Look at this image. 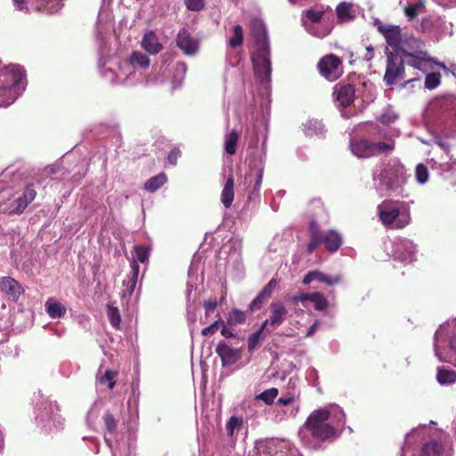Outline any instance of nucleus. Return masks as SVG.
<instances>
[{"mask_svg": "<svg viewBox=\"0 0 456 456\" xmlns=\"http://www.w3.org/2000/svg\"><path fill=\"white\" fill-rule=\"evenodd\" d=\"M381 223L394 229L404 228L410 223V215L404 202L385 200L378 206Z\"/></svg>", "mask_w": 456, "mask_h": 456, "instance_id": "7ed1b4c3", "label": "nucleus"}, {"mask_svg": "<svg viewBox=\"0 0 456 456\" xmlns=\"http://www.w3.org/2000/svg\"><path fill=\"white\" fill-rule=\"evenodd\" d=\"M239 133L236 130H232L225 137L224 150L227 154L234 155L237 150L239 142Z\"/></svg>", "mask_w": 456, "mask_h": 456, "instance_id": "c756f323", "label": "nucleus"}, {"mask_svg": "<svg viewBox=\"0 0 456 456\" xmlns=\"http://www.w3.org/2000/svg\"><path fill=\"white\" fill-rule=\"evenodd\" d=\"M295 385V381L290 379L288 384L287 391L277 401L278 404L287 406L294 402L296 397L299 395V392L296 390Z\"/></svg>", "mask_w": 456, "mask_h": 456, "instance_id": "393cba45", "label": "nucleus"}, {"mask_svg": "<svg viewBox=\"0 0 456 456\" xmlns=\"http://www.w3.org/2000/svg\"><path fill=\"white\" fill-rule=\"evenodd\" d=\"M141 46L150 54H157L162 49L163 45L159 43L157 34L152 31H147L141 41Z\"/></svg>", "mask_w": 456, "mask_h": 456, "instance_id": "a211bd4d", "label": "nucleus"}, {"mask_svg": "<svg viewBox=\"0 0 456 456\" xmlns=\"http://www.w3.org/2000/svg\"><path fill=\"white\" fill-rule=\"evenodd\" d=\"M217 305L218 302L216 298L205 300L203 302V307L206 310V315L208 316L212 312H214Z\"/></svg>", "mask_w": 456, "mask_h": 456, "instance_id": "3c124183", "label": "nucleus"}, {"mask_svg": "<svg viewBox=\"0 0 456 456\" xmlns=\"http://www.w3.org/2000/svg\"><path fill=\"white\" fill-rule=\"evenodd\" d=\"M395 119V117L388 115V114H383L380 118V122L383 124H389L391 122H394Z\"/></svg>", "mask_w": 456, "mask_h": 456, "instance_id": "052dcab7", "label": "nucleus"}, {"mask_svg": "<svg viewBox=\"0 0 456 456\" xmlns=\"http://www.w3.org/2000/svg\"><path fill=\"white\" fill-rule=\"evenodd\" d=\"M444 330L441 327L435 333V341L438 342L440 339L444 337Z\"/></svg>", "mask_w": 456, "mask_h": 456, "instance_id": "69168bd1", "label": "nucleus"}, {"mask_svg": "<svg viewBox=\"0 0 456 456\" xmlns=\"http://www.w3.org/2000/svg\"><path fill=\"white\" fill-rule=\"evenodd\" d=\"M443 451V444L440 442L433 440L423 445L421 456H441Z\"/></svg>", "mask_w": 456, "mask_h": 456, "instance_id": "cd10ccee", "label": "nucleus"}, {"mask_svg": "<svg viewBox=\"0 0 456 456\" xmlns=\"http://www.w3.org/2000/svg\"><path fill=\"white\" fill-rule=\"evenodd\" d=\"M130 62L133 66H139L141 68H148L150 66V58L137 51H134L130 56Z\"/></svg>", "mask_w": 456, "mask_h": 456, "instance_id": "72a5a7b5", "label": "nucleus"}, {"mask_svg": "<svg viewBox=\"0 0 456 456\" xmlns=\"http://www.w3.org/2000/svg\"><path fill=\"white\" fill-rule=\"evenodd\" d=\"M351 5L347 3H340L336 9L337 16L342 20H349L352 18L350 13Z\"/></svg>", "mask_w": 456, "mask_h": 456, "instance_id": "ea45409f", "label": "nucleus"}, {"mask_svg": "<svg viewBox=\"0 0 456 456\" xmlns=\"http://www.w3.org/2000/svg\"><path fill=\"white\" fill-rule=\"evenodd\" d=\"M176 46L187 56L195 55L200 49V41L187 28H183L176 36Z\"/></svg>", "mask_w": 456, "mask_h": 456, "instance_id": "9d476101", "label": "nucleus"}, {"mask_svg": "<svg viewBox=\"0 0 456 456\" xmlns=\"http://www.w3.org/2000/svg\"><path fill=\"white\" fill-rule=\"evenodd\" d=\"M45 311L53 318H61L66 314V307L53 297H49L45 302Z\"/></svg>", "mask_w": 456, "mask_h": 456, "instance_id": "4be33fe9", "label": "nucleus"}, {"mask_svg": "<svg viewBox=\"0 0 456 456\" xmlns=\"http://www.w3.org/2000/svg\"><path fill=\"white\" fill-rule=\"evenodd\" d=\"M309 236L310 241L307 244V251L309 253H312L322 244L325 246L329 252L335 253L340 248L343 242L339 232L335 230L323 232L315 220H312L309 224Z\"/></svg>", "mask_w": 456, "mask_h": 456, "instance_id": "20e7f679", "label": "nucleus"}, {"mask_svg": "<svg viewBox=\"0 0 456 456\" xmlns=\"http://www.w3.org/2000/svg\"><path fill=\"white\" fill-rule=\"evenodd\" d=\"M234 199V178L232 174L229 175L227 178L222 193H221V202L226 208H229L232 206V203Z\"/></svg>", "mask_w": 456, "mask_h": 456, "instance_id": "412c9836", "label": "nucleus"}, {"mask_svg": "<svg viewBox=\"0 0 456 456\" xmlns=\"http://www.w3.org/2000/svg\"><path fill=\"white\" fill-rule=\"evenodd\" d=\"M244 34L240 25H236L232 29V37L229 39V45L235 49L243 44Z\"/></svg>", "mask_w": 456, "mask_h": 456, "instance_id": "f704fd0d", "label": "nucleus"}, {"mask_svg": "<svg viewBox=\"0 0 456 456\" xmlns=\"http://www.w3.org/2000/svg\"><path fill=\"white\" fill-rule=\"evenodd\" d=\"M416 178L420 183H424L428 179V168L423 164H419L416 167Z\"/></svg>", "mask_w": 456, "mask_h": 456, "instance_id": "de8ad7c7", "label": "nucleus"}, {"mask_svg": "<svg viewBox=\"0 0 456 456\" xmlns=\"http://www.w3.org/2000/svg\"><path fill=\"white\" fill-rule=\"evenodd\" d=\"M387 65L384 81L387 86L394 85L396 80L404 78L405 60L400 53H391L387 50Z\"/></svg>", "mask_w": 456, "mask_h": 456, "instance_id": "423d86ee", "label": "nucleus"}, {"mask_svg": "<svg viewBox=\"0 0 456 456\" xmlns=\"http://www.w3.org/2000/svg\"><path fill=\"white\" fill-rule=\"evenodd\" d=\"M367 54L365 56V60L370 61L373 58V47L369 45L366 47Z\"/></svg>", "mask_w": 456, "mask_h": 456, "instance_id": "338daca9", "label": "nucleus"}, {"mask_svg": "<svg viewBox=\"0 0 456 456\" xmlns=\"http://www.w3.org/2000/svg\"><path fill=\"white\" fill-rule=\"evenodd\" d=\"M262 179H263V170L259 169L257 172L256 181L255 187L252 191V194H254L259 189L261 183H262Z\"/></svg>", "mask_w": 456, "mask_h": 456, "instance_id": "bf43d9fd", "label": "nucleus"}, {"mask_svg": "<svg viewBox=\"0 0 456 456\" xmlns=\"http://www.w3.org/2000/svg\"><path fill=\"white\" fill-rule=\"evenodd\" d=\"M441 83V74L439 72L428 73L425 78V87L433 90Z\"/></svg>", "mask_w": 456, "mask_h": 456, "instance_id": "58836bf2", "label": "nucleus"}, {"mask_svg": "<svg viewBox=\"0 0 456 456\" xmlns=\"http://www.w3.org/2000/svg\"><path fill=\"white\" fill-rule=\"evenodd\" d=\"M323 16V12L321 11L308 10L306 12V17L312 22H319Z\"/></svg>", "mask_w": 456, "mask_h": 456, "instance_id": "603ef678", "label": "nucleus"}, {"mask_svg": "<svg viewBox=\"0 0 456 456\" xmlns=\"http://www.w3.org/2000/svg\"><path fill=\"white\" fill-rule=\"evenodd\" d=\"M278 285V282L276 279L273 278L262 289V290L259 292L266 298H271L273 291L275 290L276 287Z\"/></svg>", "mask_w": 456, "mask_h": 456, "instance_id": "a18cd8bd", "label": "nucleus"}, {"mask_svg": "<svg viewBox=\"0 0 456 456\" xmlns=\"http://www.w3.org/2000/svg\"><path fill=\"white\" fill-rule=\"evenodd\" d=\"M25 70L19 65L10 64L0 70V107L11 105L20 94V84Z\"/></svg>", "mask_w": 456, "mask_h": 456, "instance_id": "f03ea898", "label": "nucleus"}, {"mask_svg": "<svg viewBox=\"0 0 456 456\" xmlns=\"http://www.w3.org/2000/svg\"><path fill=\"white\" fill-rule=\"evenodd\" d=\"M270 45L254 46L251 61L256 76L262 81H268L271 77Z\"/></svg>", "mask_w": 456, "mask_h": 456, "instance_id": "39448f33", "label": "nucleus"}, {"mask_svg": "<svg viewBox=\"0 0 456 456\" xmlns=\"http://www.w3.org/2000/svg\"><path fill=\"white\" fill-rule=\"evenodd\" d=\"M415 10L419 13L420 10L425 7V0H419V2L411 4Z\"/></svg>", "mask_w": 456, "mask_h": 456, "instance_id": "e2e57ef3", "label": "nucleus"}, {"mask_svg": "<svg viewBox=\"0 0 456 456\" xmlns=\"http://www.w3.org/2000/svg\"><path fill=\"white\" fill-rule=\"evenodd\" d=\"M273 456H297L295 452L289 450L277 451Z\"/></svg>", "mask_w": 456, "mask_h": 456, "instance_id": "680f3d73", "label": "nucleus"}, {"mask_svg": "<svg viewBox=\"0 0 456 456\" xmlns=\"http://www.w3.org/2000/svg\"><path fill=\"white\" fill-rule=\"evenodd\" d=\"M270 309L269 318L262 323V329H265L267 334L272 333L273 329L281 325L288 314L287 308L281 302L271 303Z\"/></svg>", "mask_w": 456, "mask_h": 456, "instance_id": "1a4fd4ad", "label": "nucleus"}, {"mask_svg": "<svg viewBox=\"0 0 456 456\" xmlns=\"http://www.w3.org/2000/svg\"><path fill=\"white\" fill-rule=\"evenodd\" d=\"M0 289L10 296L14 301H17L24 292L21 284L10 276L0 278Z\"/></svg>", "mask_w": 456, "mask_h": 456, "instance_id": "2eb2a0df", "label": "nucleus"}, {"mask_svg": "<svg viewBox=\"0 0 456 456\" xmlns=\"http://www.w3.org/2000/svg\"><path fill=\"white\" fill-rule=\"evenodd\" d=\"M279 390L276 387H272L266 389L256 395V400L263 401L267 405H272L274 402V399L278 396Z\"/></svg>", "mask_w": 456, "mask_h": 456, "instance_id": "2f4dec72", "label": "nucleus"}, {"mask_svg": "<svg viewBox=\"0 0 456 456\" xmlns=\"http://www.w3.org/2000/svg\"><path fill=\"white\" fill-rule=\"evenodd\" d=\"M267 300L268 298L265 297L262 294L258 293V295L249 304L248 309L251 312L259 310Z\"/></svg>", "mask_w": 456, "mask_h": 456, "instance_id": "49530a36", "label": "nucleus"}, {"mask_svg": "<svg viewBox=\"0 0 456 456\" xmlns=\"http://www.w3.org/2000/svg\"><path fill=\"white\" fill-rule=\"evenodd\" d=\"M222 329H221V335L226 338H236V334L233 333L232 330H230L224 322L223 321V324L221 325Z\"/></svg>", "mask_w": 456, "mask_h": 456, "instance_id": "4d7b16f0", "label": "nucleus"}, {"mask_svg": "<svg viewBox=\"0 0 456 456\" xmlns=\"http://www.w3.org/2000/svg\"><path fill=\"white\" fill-rule=\"evenodd\" d=\"M266 332L265 329H262V326L258 330L249 335L248 338V351L249 353L253 352L256 347H258L261 340L265 338L264 332Z\"/></svg>", "mask_w": 456, "mask_h": 456, "instance_id": "7c9ffc66", "label": "nucleus"}, {"mask_svg": "<svg viewBox=\"0 0 456 456\" xmlns=\"http://www.w3.org/2000/svg\"><path fill=\"white\" fill-rule=\"evenodd\" d=\"M419 27L422 32H430L434 27V24L430 18H424L422 19Z\"/></svg>", "mask_w": 456, "mask_h": 456, "instance_id": "5fc2aeb1", "label": "nucleus"}, {"mask_svg": "<svg viewBox=\"0 0 456 456\" xmlns=\"http://www.w3.org/2000/svg\"><path fill=\"white\" fill-rule=\"evenodd\" d=\"M371 151H373V156L387 152V151H392L395 149V142H371Z\"/></svg>", "mask_w": 456, "mask_h": 456, "instance_id": "4c0bfd02", "label": "nucleus"}, {"mask_svg": "<svg viewBox=\"0 0 456 456\" xmlns=\"http://www.w3.org/2000/svg\"><path fill=\"white\" fill-rule=\"evenodd\" d=\"M252 456H273L272 455L269 448L266 446H259L256 448V451L252 454Z\"/></svg>", "mask_w": 456, "mask_h": 456, "instance_id": "6e6d98bb", "label": "nucleus"}, {"mask_svg": "<svg viewBox=\"0 0 456 456\" xmlns=\"http://www.w3.org/2000/svg\"><path fill=\"white\" fill-rule=\"evenodd\" d=\"M310 301L314 303L317 311H323L329 306L327 298L320 292L311 293Z\"/></svg>", "mask_w": 456, "mask_h": 456, "instance_id": "c9c22d12", "label": "nucleus"}, {"mask_svg": "<svg viewBox=\"0 0 456 456\" xmlns=\"http://www.w3.org/2000/svg\"><path fill=\"white\" fill-rule=\"evenodd\" d=\"M404 15L407 17L409 20H413L419 15L418 12L411 4H408L404 7Z\"/></svg>", "mask_w": 456, "mask_h": 456, "instance_id": "864d4df0", "label": "nucleus"}, {"mask_svg": "<svg viewBox=\"0 0 456 456\" xmlns=\"http://www.w3.org/2000/svg\"><path fill=\"white\" fill-rule=\"evenodd\" d=\"M246 318L247 316L245 312L233 308L227 314L226 323L229 326H237L244 323L246 322Z\"/></svg>", "mask_w": 456, "mask_h": 456, "instance_id": "c85d7f7f", "label": "nucleus"}, {"mask_svg": "<svg viewBox=\"0 0 456 456\" xmlns=\"http://www.w3.org/2000/svg\"><path fill=\"white\" fill-rule=\"evenodd\" d=\"M436 380L440 385H452L456 382V371L444 366L437 368Z\"/></svg>", "mask_w": 456, "mask_h": 456, "instance_id": "a878e982", "label": "nucleus"}, {"mask_svg": "<svg viewBox=\"0 0 456 456\" xmlns=\"http://www.w3.org/2000/svg\"><path fill=\"white\" fill-rule=\"evenodd\" d=\"M337 102L344 108L350 106L355 98V88L351 84H337L334 90Z\"/></svg>", "mask_w": 456, "mask_h": 456, "instance_id": "ddd939ff", "label": "nucleus"}, {"mask_svg": "<svg viewBox=\"0 0 456 456\" xmlns=\"http://www.w3.org/2000/svg\"><path fill=\"white\" fill-rule=\"evenodd\" d=\"M167 181V177L165 173H160L153 177L148 179L144 183V190L149 192H155Z\"/></svg>", "mask_w": 456, "mask_h": 456, "instance_id": "bb28decb", "label": "nucleus"}, {"mask_svg": "<svg viewBox=\"0 0 456 456\" xmlns=\"http://www.w3.org/2000/svg\"><path fill=\"white\" fill-rule=\"evenodd\" d=\"M107 316L112 327L118 329L121 322V316L118 308L109 305L107 306Z\"/></svg>", "mask_w": 456, "mask_h": 456, "instance_id": "e433bc0d", "label": "nucleus"}, {"mask_svg": "<svg viewBox=\"0 0 456 456\" xmlns=\"http://www.w3.org/2000/svg\"><path fill=\"white\" fill-rule=\"evenodd\" d=\"M105 428L110 433L113 434L116 432L118 427V421L114 418V416L110 412H106L103 417Z\"/></svg>", "mask_w": 456, "mask_h": 456, "instance_id": "a19ab883", "label": "nucleus"}, {"mask_svg": "<svg viewBox=\"0 0 456 456\" xmlns=\"http://www.w3.org/2000/svg\"><path fill=\"white\" fill-rule=\"evenodd\" d=\"M184 4L188 10L199 12L204 9L205 0H184Z\"/></svg>", "mask_w": 456, "mask_h": 456, "instance_id": "09e8293b", "label": "nucleus"}, {"mask_svg": "<svg viewBox=\"0 0 456 456\" xmlns=\"http://www.w3.org/2000/svg\"><path fill=\"white\" fill-rule=\"evenodd\" d=\"M319 323L318 322L316 321L309 329H308V331L306 333V337H311L312 335H314V333L317 330V327H318Z\"/></svg>", "mask_w": 456, "mask_h": 456, "instance_id": "0e129e2a", "label": "nucleus"}, {"mask_svg": "<svg viewBox=\"0 0 456 456\" xmlns=\"http://www.w3.org/2000/svg\"><path fill=\"white\" fill-rule=\"evenodd\" d=\"M118 372L111 370H106L102 375L97 376V381L100 384L105 385L109 389H112L116 385L115 378L117 377Z\"/></svg>", "mask_w": 456, "mask_h": 456, "instance_id": "473e14b6", "label": "nucleus"}, {"mask_svg": "<svg viewBox=\"0 0 456 456\" xmlns=\"http://www.w3.org/2000/svg\"><path fill=\"white\" fill-rule=\"evenodd\" d=\"M448 352L444 355L439 352L437 345L435 344L436 355L441 362L453 364L456 367V331L453 330L448 340Z\"/></svg>", "mask_w": 456, "mask_h": 456, "instance_id": "6ab92c4d", "label": "nucleus"}, {"mask_svg": "<svg viewBox=\"0 0 456 456\" xmlns=\"http://www.w3.org/2000/svg\"><path fill=\"white\" fill-rule=\"evenodd\" d=\"M399 53H401L402 57L407 58L405 61V63L409 66H411L415 69L422 70L424 69V66L428 62V59L425 57L426 53L422 51H417V52H409L408 50L402 49L399 50Z\"/></svg>", "mask_w": 456, "mask_h": 456, "instance_id": "f3484780", "label": "nucleus"}, {"mask_svg": "<svg viewBox=\"0 0 456 456\" xmlns=\"http://www.w3.org/2000/svg\"><path fill=\"white\" fill-rule=\"evenodd\" d=\"M131 267V274L128 276L126 281H124L123 283L126 286V292L131 296L136 287L138 274H139V264L133 260L130 264Z\"/></svg>", "mask_w": 456, "mask_h": 456, "instance_id": "b1692460", "label": "nucleus"}, {"mask_svg": "<svg viewBox=\"0 0 456 456\" xmlns=\"http://www.w3.org/2000/svg\"><path fill=\"white\" fill-rule=\"evenodd\" d=\"M134 253H135V257H136V259H134V260L137 263L139 261L143 264L148 261L149 254H150L149 248H147L145 246H137L134 248Z\"/></svg>", "mask_w": 456, "mask_h": 456, "instance_id": "37998d69", "label": "nucleus"}, {"mask_svg": "<svg viewBox=\"0 0 456 456\" xmlns=\"http://www.w3.org/2000/svg\"><path fill=\"white\" fill-rule=\"evenodd\" d=\"M241 425H242L241 418H239L236 416H232L226 424L227 435L232 437L233 436L235 428H240Z\"/></svg>", "mask_w": 456, "mask_h": 456, "instance_id": "79ce46f5", "label": "nucleus"}, {"mask_svg": "<svg viewBox=\"0 0 456 456\" xmlns=\"http://www.w3.org/2000/svg\"><path fill=\"white\" fill-rule=\"evenodd\" d=\"M310 297H311V294L301 293V294L293 296L292 297V301L295 302V303L305 302L306 300L310 301Z\"/></svg>", "mask_w": 456, "mask_h": 456, "instance_id": "13d9d810", "label": "nucleus"}, {"mask_svg": "<svg viewBox=\"0 0 456 456\" xmlns=\"http://www.w3.org/2000/svg\"><path fill=\"white\" fill-rule=\"evenodd\" d=\"M222 324H223V320H222L220 314H218V319L216 322H214L211 325L204 328L201 330V335L206 337L208 335L215 334Z\"/></svg>", "mask_w": 456, "mask_h": 456, "instance_id": "c03bdc74", "label": "nucleus"}, {"mask_svg": "<svg viewBox=\"0 0 456 456\" xmlns=\"http://www.w3.org/2000/svg\"><path fill=\"white\" fill-rule=\"evenodd\" d=\"M36 196L37 191L35 186L33 183H29L25 187L22 195L11 202L10 205L4 209V212L10 216L20 215L25 211L28 204L35 200Z\"/></svg>", "mask_w": 456, "mask_h": 456, "instance_id": "6e6552de", "label": "nucleus"}, {"mask_svg": "<svg viewBox=\"0 0 456 456\" xmlns=\"http://www.w3.org/2000/svg\"><path fill=\"white\" fill-rule=\"evenodd\" d=\"M371 142L365 139H361L351 144L352 152L358 158H370L373 156L371 151Z\"/></svg>", "mask_w": 456, "mask_h": 456, "instance_id": "5701e85b", "label": "nucleus"}, {"mask_svg": "<svg viewBox=\"0 0 456 456\" xmlns=\"http://www.w3.org/2000/svg\"><path fill=\"white\" fill-rule=\"evenodd\" d=\"M378 29L385 37L387 44L393 48L392 53H399V50L404 49L401 46L402 29L400 26L380 25Z\"/></svg>", "mask_w": 456, "mask_h": 456, "instance_id": "9b49d317", "label": "nucleus"}, {"mask_svg": "<svg viewBox=\"0 0 456 456\" xmlns=\"http://www.w3.org/2000/svg\"><path fill=\"white\" fill-rule=\"evenodd\" d=\"M330 417V411L325 408L312 411L298 432L301 440L326 442L338 437V429L328 421Z\"/></svg>", "mask_w": 456, "mask_h": 456, "instance_id": "f257e3e1", "label": "nucleus"}, {"mask_svg": "<svg viewBox=\"0 0 456 456\" xmlns=\"http://www.w3.org/2000/svg\"><path fill=\"white\" fill-rule=\"evenodd\" d=\"M437 145H439L444 151H449V145L446 142H444L443 141L439 140L436 142Z\"/></svg>", "mask_w": 456, "mask_h": 456, "instance_id": "774afa93", "label": "nucleus"}, {"mask_svg": "<svg viewBox=\"0 0 456 456\" xmlns=\"http://www.w3.org/2000/svg\"><path fill=\"white\" fill-rule=\"evenodd\" d=\"M182 153L179 148L174 147L167 156V161L169 164L175 166L177 164V159L181 157Z\"/></svg>", "mask_w": 456, "mask_h": 456, "instance_id": "8fccbe9b", "label": "nucleus"}, {"mask_svg": "<svg viewBox=\"0 0 456 456\" xmlns=\"http://www.w3.org/2000/svg\"><path fill=\"white\" fill-rule=\"evenodd\" d=\"M320 74L327 80L335 81L343 74L342 60L333 53L322 57L317 64Z\"/></svg>", "mask_w": 456, "mask_h": 456, "instance_id": "0eeeda50", "label": "nucleus"}, {"mask_svg": "<svg viewBox=\"0 0 456 456\" xmlns=\"http://www.w3.org/2000/svg\"><path fill=\"white\" fill-rule=\"evenodd\" d=\"M314 281H318L332 286L341 281V276L336 275L334 277H330L320 271H311L305 275L303 284L308 285Z\"/></svg>", "mask_w": 456, "mask_h": 456, "instance_id": "aec40b11", "label": "nucleus"}, {"mask_svg": "<svg viewBox=\"0 0 456 456\" xmlns=\"http://www.w3.org/2000/svg\"><path fill=\"white\" fill-rule=\"evenodd\" d=\"M249 29L254 38V46L270 45L266 27L262 20L257 18L252 19L249 23Z\"/></svg>", "mask_w": 456, "mask_h": 456, "instance_id": "4468645a", "label": "nucleus"}, {"mask_svg": "<svg viewBox=\"0 0 456 456\" xmlns=\"http://www.w3.org/2000/svg\"><path fill=\"white\" fill-rule=\"evenodd\" d=\"M403 167L395 165L387 167L380 174L381 181L388 189H394L399 185L400 176L403 175Z\"/></svg>", "mask_w": 456, "mask_h": 456, "instance_id": "dca6fc26", "label": "nucleus"}, {"mask_svg": "<svg viewBox=\"0 0 456 456\" xmlns=\"http://www.w3.org/2000/svg\"><path fill=\"white\" fill-rule=\"evenodd\" d=\"M216 353L220 357L223 367L234 364L241 357L240 349L232 348L224 341L217 344Z\"/></svg>", "mask_w": 456, "mask_h": 456, "instance_id": "f8f14e48", "label": "nucleus"}]
</instances>
